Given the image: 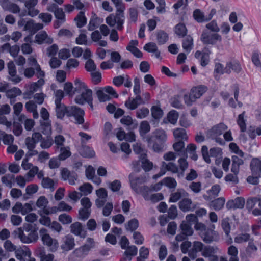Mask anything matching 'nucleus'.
Masks as SVG:
<instances>
[{
    "instance_id": "e433bc0d",
    "label": "nucleus",
    "mask_w": 261,
    "mask_h": 261,
    "mask_svg": "<svg viewBox=\"0 0 261 261\" xmlns=\"http://www.w3.org/2000/svg\"><path fill=\"white\" fill-rule=\"evenodd\" d=\"M175 32L179 37H184L187 35V29L184 23H179L175 25Z\"/></svg>"
},
{
    "instance_id": "6ab92c4d",
    "label": "nucleus",
    "mask_w": 261,
    "mask_h": 261,
    "mask_svg": "<svg viewBox=\"0 0 261 261\" xmlns=\"http://www.w3.org/2000/svg\"><path fill=\"white\" fill-rule=\"evenodd\" d=\"M242 67L237 60H233L226 63V70L225 71L226 73L229 74L231 72V70L233 72L239 73L242 70Z\"/></svg>"
},
{
    "instance_id": "f704fd0d",
    "label": "nucleus",
    "mask_w": 261,
    "mask_h": 261,
    "mask_svg": "<svg viewBox=\"0 0 261 261\" xmlns=\"http://www.w3.org/2000/svg\"><path fill=\"white\" fill-rule=\"evenodd\" d=\"M0 139H2L3 142L5 145H10L14 141V137L12 135L7 134L3 130H0Z\"/></svg>"
},
{
    "instance_id": "bf43d9fd",
    "label": "nucleus",
    "mask_w": 261,
    "mask_h": 261,
    "mask_svg": "<svg viewBox=\"0 0 261 261\" xmlns=\"http://www.w3.org/2000/svg\"><path fill=\"white\" fill-rule=\"evenodd\" d=\"M179 98V95H175L170 99V102L172 107L176 109H182L183 108V105L181 104Z\"/></svg>"
},
{
    "instance_id": "39448f33",
    "label": "nucleus",
    "mask_w": 261,
    "mask_h": 261,
    "mask_svg": "<svg viewBox=\"0 0 261 261\" xmlns=\"http://www.w3.org/2000/svg\"><path fill=\"white\" fill-rule=\"evenodd\" d=\"M148 146H150L156 140L159 142H165L167 140V135L165 132L161 129H155L152 135H148L145 138Z\"/></svg>"
},
{
    "instance_id": "9d476101",
    "label": "nucleus",
    "mask_w": 261,
    "mask_h": 261,
    "mask_svg": "<svg viewBox=\"0 0 261 261\" xmlns=\"http://www.w3.org/2000/svg\"><path fill=\"white\" fill-rule=\"evenodd\" d=\"M245 200L242 197H237L234 199L228 200L226 204L228 210L242 209L244 207Z\"/></svg>"
},
{
    "instance_id": "5fc2aeb1",
    "label": "nucleus",
    "mask_w": 261,
    "mask_h": 261,
    "mask_svg": "<svg viewBox=\"0 0 261 261\" xmlns=\"http://www.w3.org/2000/svg\"><path fill=\"white\" fill-rule=\"evenodd\" d=\"M139 226V222L137 219L134 218L128 222L127 225L126 226V229L131 231L136 230Z\"/></svg>"
},
{
    "instance_id": "423d86ee",
    "label": "nucleus",
    "mask_w": 261,
    "mask_h": 261,
    "mask_svg": "<svg viewBox=\"0 0 261 261\" xmlns=\"http://www.w3.org/2000/svg\"><path fill=\"white\" fill-rule=\"evenodd\" d=\"M15 255L20 261H36L35 258L31 256V250L25 246L18 247L15 252Z\"/></svg>"
},
{
    "instance_id": "393cba45",
    "label": "nucleus",
    "mask_w": 261,
    "mask_h": 261,
    "mask_svg": "<svg viewBox=\"0 0 261 261\" xmlns=\"http://www.w3.org/2000/svg\"><path fill=\"white\" fill-rule=\"evenodd\" d=\"M207 90L206 86L200 85L191 89L190 93L194 100L200 98Z\"/></svg>"
},
{
    "instance_id": "b1692460",
    "label": "nucleus",
    "mask_w": 261,
    "mask_h": 261,
    "mask_svg": "<svg viewBox=\"0 0 261 261\" xmlns=\"http://www.w3.org/2000/svg\"><path fill=\"white\" fill-rule=\"evenodd\" d=\"M8 68L11 80L14 83H19L21 81V79L16 75V69L13 62L11 61L8 63Z\"/></svg>"
},
{
    "instance_id": "a878e982",
    "label": "nucleus",
    "mask_w": 261,
    "mask_h": 261,
    "mask_svg": "<svg viewBox=\"0 0 261 261\" xmlns=\"http://www.w3.org/2000/svg\"><path fill=\"white\" fill-rule=\"evenodd\" d=\"M216 233V232L212 228H206L201 235V237L205 243L210 244L215 240L214 238V236Z\"/></svg>"
},
{
    "instance_id": "ea45409f",
    "label": "nucleus",
    "mask_w": 261,
    "mask_h": 261,
    "mask_svg": "<svg viewBox=\"0 0 261 261\" xmlns=\"http://www.w3.org/2000/svg\"><path fill=\"white\" fill-rule=\"evenodd\" d=\"M173 135L175 138L177 139H184L185 140L188 139L186 130L184 128H178L175 129L173 132Z\"/></svg>"
},
{
    "instance_id": "de8ad7c7",
    "label": "nucleus",
    "mask_w": 261,
    "mask_h": 261,
    "mask_svg": "<svg viewBox=\"0 0 261 261\" xmlns=\"http://www.w3.org/2000/svg\"><path fill=\"white\" fill-rule=\"evenodd\" d=\"M178 117V113L174 110L170 111L167 115L168 121L173 124L176 123Z\"/></svg>"
},
{
    "instance_id": "603ef678",
    "label": "nucleus",
    "mask_w": 261,
    "mask_h": 261,
    "mask_svg": "<svg viewBox=\"0 0 261 261\" xmlns=\"http://www.w3.org/2000/svg\"><path fill=\"white\" fill-rule=\"evenodd\" d=\"M103 89H98L96 91V95L100 102H105L111 99L110 96L105 93Z\"/></svg>"
},
{
    "instance_id": "5701e85b",
    "label": "nucleus",
    "mask_w": 261,
    "mask_h": 261,
    "mask_svg": "<svg viewBox=\"0 0 261 261\" xmlns=\"http://www.w3.org/2000/svg\"><path fill=\"white\" fill-rule=\"evenodd\" d=\"M43 28V25L40 23H35L33 20H30L27 22L24 30L28 31L32 34H34L37 31L41 30Z\"/></svg>"
},
{
    "instance_id": "2f4dec72",
    "label": "nucleus",
    "mask_w": 261,
    "mask_h": 261,
    "mask_svg": "<svg viewBox=\"0 0 261 261\" xmlns=\"http://www.w3.org/2000/svg\"><path fill=\"white\" fill-rule=\"evenodd\" d=\"M41 185L44 188L49 189L51 192L55 190L57 186L55 182L53 179L48 177H44L42 178Z\"/></svg>"
},
{
    "instance_id": "cd10ccee",
    "label": "nucleus",
    "mask_w": 261,
    "mask_h": 261,
    "mask_svg": "<svg viewBox=\"0 0 261 261\" xmlns=\"http://www.w3.org/2000/svg\"><path fill=\"white\" fill-rule=\"evenodd\" d=\"M218 248L217 246H213L210 245H204L203 251L201 255L204 257H210L213 254L217 253Z\"/></svg>"
},
{
    "instance_id": "8fccbe9b",
    "label": "nucleus",
    "mask_w": 261,
    "mask_h": 261,
    "mask_svg": "<svg viewBox=\"0 0 261 261\" xmlns=\"http://www.w3.org/2000/svg\"><path fill=\"white\" fill-rule=\"evenodd\" d=\"M140 105H141L140 102H137L134 98L131 100L130 97H129L125 102V107L131 110L136 109Z\"/></svg>"
},
{
    "instance_id": "37998d69",
    "label": "nucleus",
    "mask_w": 261,
    "mask_h": 261,
    "mask_svg": "<svg viewBox=\"0 0 261 261\" xmlns=\"http://www.w3.org/2000/svg\"><path fill=\"white\" fill-rule=\"evenodd\" d=\"M173 148L175 151L177 152H180L181 154L183 155L186 154V150H183L185 148V143L183 141H179L173 145Z\"/></svg>"
},
{
    "instance_id": "864d4df0",
    "label": "nucleus",
    "mask_w": 261,
    "mask_h": 261,
    "mask_svg": "<svg viewBox=\"0 0 261 261\" xmlns=\"http://www.w3.org/2000/svg\"><path fill=\"white\" fill-rule=\"evenodd\" d=\"M3 47L4 48H9V53L11 56L13 57H16L19 50H20V47L18 45H14L12 46H10V44L9 43L5 44Z\"/></svg>"
},
{
    "instance_id": "bb28decb",
    "label": "nucleus",
    "mask_w": 261,
    "mask_h": 261,
    "mask_svg": "<svg viewBox=\"0 0 261 261\" xmlns=\"http://www.w3.org/2000/svg\"><path fill=\"white\" fill-rule=\"evenodd\" d=\"M80 154L85 158H92L95 155L94 150L90 147L82 144L80 150Z\"/></svg>"
},
{
    "instance_id": "f03ea898",
    "label": "nucleus",
    "mask_w": 261,
    "mask_h": 261,
    "mask_svg": "<svg viewBox=\"0 0 261 261\" xmlns=\"http://www.w3.org/2000/svg\"><path fill=\"white\" fill-rule=\"evenodd\" d=\"M39 232L43 244L49 247L51 251L54 252L56 251L58 247L57 241L53 239L47 233V230L45 228H41Z\"/></svg>"
},
{
    "instance_id": "58836bf2",
    "label": "nucleus",
    "mask_w": 261,
    "mask_h": 261,
    "mask_svg": "<svg viewBox=\"0 0 261 261\" xmlns=\"http://www.w3.org/2000/svg\"><path fill=\"white\" fill-rule=\"evenodd\" d=\"M151 115L155 119H159L163 115V110L159 107L153 106L151 108Z\"/></svg>"
},
{
    "instance_id": "a18cd8bd",
    "label": "nucleus",
    "mask_w": 261,
    "mask_h": 261,
    "mask_svg": "<svg viewBox=\"0 0 261 261\" xmlns=\"http://www.w3.org/2000/svg\"><path fill=\"white\" fill-rule=\"evenodd\" d=\"M193 17L197 22H204V14L199 9H196L193 11Z\"/></svg>"
},
{
    "instance_id": "473e14b6",
    "label": "nucleus",
    "mask_w": 261,
    "mask_h": 261,
    "mask_svg": "<svg viewBox=\"0 0 261 261\" xmlns=\"http://www.w3.org/2000/svg\"><path fill=\"white\" fill-rule=\"evenodd\" d=\"M168 34L163 30H159L156 33V39L159 45H163L168 40Z\"/></svg>"
},
{
    "instance_id": "a19ab883",
    "label": "nucleus",
    "mask_w": 261,
    "mask_h": 261,
    "mask_svg": "<svg viewBox=\"0 0 261 261\" xmlns=\"http://www.w3.org/2000/svg\"><path fill=\"white\" fill-rule=\"evenodd\" d=\"M77 174L75 172H70L66 169V180H68L71 185L75 184V181L77 179Z\"/></svg>"
},
{
    "instance_id": "c85d7f7f",
    "label": "nucleus",
    "mask_w": 261,
    "mask_h": 261,
    "mask_svg": "<svg viewBox=\"0 0 261 261\" xmlns=\"http://www.w3.org/2000/svg\"><path fill=\"white\" fill-rule=\"evenodd\" d=\"M225 199L224 197H220L210 202V206L212 207L214 210L218 211L221 210L225 204Z\"/></svg>"
},
{
    "instance_id": "4d7b16f0",
    "label": "nucleus",
    "mask_w": 261,
    "mask_h": 261,
    "mask_svg": "<svg viewBox=\"0 0 261 261\" xmlns=\"http://www.w3.org/2000/svg\"><path fill=\"white\" fill-rule=\"evenodd\" d=\"M150 126L147 121H143L141 123L139 129L141 136L145 135L150 131Z\"/></svg>"
},
{
    "instance_id": "0eeeda50",
    "label": "nucleus",
    "mask_w": 261,
    "mask_h": 261,
    "mask_svg": "<svg viewBox=\"0 0 261 261\" xmlns=\"http://www.w3.org/2000/svg\"><path fill=\"white\" fill-rule=\"evenodd\" d=\"M200 39L204 44H216L217 41L221 42L222 37L217 33L210 34L207 31H203Z\"/></svg>"
},
{
    "instance_id": "774afa93",
    "label": "nucleus",
    "mask_w": 261,
    "mask_h": 261,
    "mask_svg": "<svg viewBox=\"0 0 261 261\" xmlns=\"http://www.w3.org/2000/svg\"><path fill=\"white\" fill-rule=\"evenodd\" d=\"M38 17L46 24L50 23L52 20V15L48 13H41Z\"/></svg>"
},
{
    "instance_id": "7c9ffc66",
    "label": "nucleus",
    "mask_w": 261,
    "mask_h": 261,
    "mask_svg": "<svg viewBox=\"0 0 261 261\" xmlns=\"http://www.w3.org/2000/svg\"><path fill=\"white\" fill-rule=\"evenodd\" d=\"M21 93V91L19 88L13 87L7 91L6 96L10 99V103L12 104L14 101V99L17 96L20 95Z\"/></svg>"
},
{
    "instance_id": "4468645a",
    "label": "nucleus",
    "mask_w": 261,
    "mask_h": 261,
    "mask_svg": "<svg viewBox=\"0 0 261 261\" xmlns=\"http://www.w3.org/2000/svg\"><path fill=\"white\" fill-rule=\"evenodd\" d=\"M41 209L42 210L39 211V212H41L42 213V215H48L52 214H55L65 210V202L62 201L59 203L57 206H53L51 207H47L46 206Z\"/></svg>"
},
{
    "instance_id": "3c124183",
    "label": "nucleus",
    "mask_w": 261,
    "mask_h": 261,
    "mask_svg": "<svg viewBox=\"0 0 261 261\" xmlns=\"http://www.w3.org/2000/svg\"><path fill=\"white\" fill-rule=\"evenodd\" d=\"M91 214V210L80 208L79 211V219L82 221L87 220Z\"/></svg>"
},
{
    "instance_id": "79ce46f5",
    "label": "nucleus",
    "mask_w": 261,
    "mask_h": 261,
    "mask_svg": "<svg viewBox=\"0 0 261 261\" xmlns=\"http://www.w3.org/2000/svg\"><path fill=\"white\" fill-rule=\"evenodd\" d=\"M44 84L43 79H39L37 82L32 83L29 87V91L31 93H34L38 90V89Z\"/></svg>"
},
{
    "instance_id": "c9c22d12",
    "label": "nucleus",
    "mask_w": 261,
    "mask_h": 261,
    "mask_svg": "<svg viewBox=\"0 0 261 261\" xmlns=\"http://www.w3.org/2000/svg\"><path fill=\"white\" fill-rule=\"evenodd\" d=\"M245 115V111H243L238 115L237 120V124L239 126L241 132H245L246 130V120L244 119Z\"/></svg>"
},
{
    "instance_id": "6e6552de",
    "label": "nucleus",
    "mask_w": 261,
    "mask_h": 261,
    "mask_svg": "<svg viewBox=\"0 0 261 261\" xmlns=\"http://www.w3.org/2000/svg\"><path fill=\"white\" fill-rule=\"evenodd\" d=\"M40 115L41 118L45 121V122L41 124L43 127V133L44 134H50L51 132V125L50 122L48 121L49 114L46 109L42 108L40 111Z\"/></svg>"
},
{
    "instance_id": "dca6fc26",
    "label": "nucleus",
    "mask_w": 261,
    "mask_h": 261,
    "mask_svg": "<svg viewBox=\"0 0 261 261\" xmlns=\"http://www.w3.org/2000/svg\"><path fill=\"white\" fill-rule=\"evenodd\" d=\"M204 244L199 241H194L193 246L188 252V255L192 259H195L197 257V253L203 251Z\"/></svg>"
},
{
    "instance_id": "f3484780",
    "label": "nucleus",
    "mask_w": 261,
    "mask_h": 261,
    "mask_svg": "<svg viewBox=\"0 0 261 261\" xmlns=\"http://www.w3.org/2000/svg\"><path fill=\"white\" fill-rule=\"evenodd\" d=\"M163 185L164 184L162 180L154 185H152L150 188L147 186H143L139 188V192L145 198L146 196H148L149 191H158L161 189Z\"/></svg>"
},
{
    "instance_id": "ddd939ff",
    "label": "nucleus",
    "mask_w": 261,
    "mask_h": 261,
    "mask_svg": "<svg viewBox=\"0 0 261 261\" xmlns=\"http://www.w3.org/2000/svg\"><path fill=\"white\" fill-rule=\"evenodd\" d=\"M37 4L38 0H27L25 2L24 5L28 15L33 17L39 14V11L35 8Z\"/></svg>"
},
{
    "instance_id": "052dcab7",
    "label": "nucleus",
    "mask_w": 261,
    "mask_h": 261,
    "mask_svg": "<svg viewBox=\"0 0 261 261\" xmlns=\"http://www.w3.org/2000/svg\"><path fill=\"white\" fill-rule=\"evenodd\" d=\"M4 247L8 252H16L17 247L12 242L9 240H6L4 243Z\"/></svg>"
},
{
    "instance_id": "338daca9",
    "label": "nucleus",
    "mask_w": 261,
    "mask_h": 261,
    "mask_svg": "<svg viewBox=\"0 0 261 261\" xmlns=\"http://www.w3.org/2000/svg\"><path fill=\"white\" fill-rule=\"evenodd\" d=\"M85 69L87 71L92 72L95 71L96 69V66L92 59H89L86 62Z\"/></svg>"
},
{
    "instance_id": "c756f323",
    "label": "nucleus",
    "mask_w": 261,
    "mask_h": 261,
    "mask_svg": "<svg viewBox=\"0 0 261 261\" xmlns=\"http://www.w3.org/2000/svg\"><path fill=\"white\" fill-rule=\"evenodd\" d=\"M74 20L79 28H81L85 25L87 23V18L85 16V12L81 11L74 18Z\"/></svg>"
},
{
    "instance_id": "0e129e2a",
    "label": "nucleus",
    "mask_w": 261,
    "mask_h": 261,
    "mask_svg": "<svg viewBox=\"0 0 261 261\" xmlns=\"http://www.w3.org/2000/svg\"><path fill=\"white\" fill-rule=\"evenodd\" d=\"M229 219L226 218L222 220L221 226L226 236H228L230 231V226L229 222Z\"/></svg>"
},
{
    "instance_id": "13d9d810",
    "label": "nucleus",
    "mask_w": 261,
    "mask_h": 261,
    "mask_svg": "<svg viewBox=\"0 0 261 261\" xmlns=\"http://www.w3.org/2000/svg\"><path fill=\"white\" fill-rule=\"evenodd\" d=\"M115 4L117 8V12L122 13L121 16L124 17V11L125 10V6L122 0H111Z\"/></svg>"
},
{
    "instance_id": "c03bdc74",
    "label": "nucleus",
    "mask_w": 261,
    "mask_h": 261,
    "mask_svg": "<svg viewBox=\"0 0 261 261\" xmlns=\"http://www.w3.org/2000/svg\"><path fill=\"white\" fill-rule=\"evenodd\" d=\"M19 120L20 121L24 120V127L27 130H30L34 125V121L31 119H25L24 115H21Z\"/></svg>"
},
{
    "instance_id": "69168bd1",
    "label": "nucleus",
    "mask_w": 261,
    "mask_h": 261,
    "mask_svg": "<svg viewBox=\"0 0 261 261\" xmlns=\"http://www.w3.org/2000/svg\"><path fill=\"white\" fill-rule=\"evenodd\" d=\"M38 190V187L35 184L28 185L25 189L26 194L31 196L36 193Z\"/></svg>"
},
{
    "instance_id": "412c9836",
    "label": "nucleus",
    "mask_w": 261,
    "mask_h": 261,
    "mask_svg": "<svg viewBox=\"0 0 261 261\" xmlns=\"http://www.w3.org/2000/svg\"><path fill=\"white\" fill-rule=\"evenodd\" d=\"M34 42L39 44L44 43L51 44L53 40L48 36L46 32L41 31L36 35Z\"/></svg>"
},
{
    "instance_id": "09e8293b",
    "label": "nucleus",
    "mask_w": 261,
    "mask_h": 261,
    "mask_svg": "<svg viewBox=\"0 0 261 261\" xmlns=\"http://www.w3.org/2000/svg\"><path fill=\"white\" fill-rule=\"evenodd\" d=\"M258 201H259V196L249 198L246 202V208L250 211Z\"/></svg>"
},
{
    "instance_id": "1a4fd4ad",
    "label": "nucleus",
    "mask_w": 261,
    "mask_h": 261,
    "mask_svg": "<svg viewBox=\"0 0 261 261\" xmlns=\"http://www.w3.org/2000/svg\"><path fill=\"white\" fill-rule=\"evenodd\" d=\"M227 128V126L223 123H220L214 125L207 132L206 135L208 138H214L221 135Z\"/></svg>"
},
{
    "instance_id": "20e7f679",
    "label": "nucleus",
    "mask_w": 261,
    "mask_h": 261,
    "mask_svg": "<svg viewBox=\"0 0 261 261\" xmlns=\"http://www.w3.org/2000/svg\"><path fill=\"white\" fill-rule=\"evenodd\" d=\"M23 243H31L36 241L38 239V234L36 231H31L27 234H25L21 227L18 228L15 231Z\"/></svg>"
},
{
    "instance_id": "72a5a7b5",
    "label": "nucleus",
    "mask_w": 261,
    "mask_h": 261,
    "mask_svg": "<svg viewBox=\"0 0 261 261\" xmlns=\"http://www.w3.org/2000/svg\"><path fill=\"white\" fill-rule=\"evenodd\" d=\"M193 45V40L192 36L187 35L185 39L182 41V46L183 48L188 53H189Z\"/></svg>"
},
{
    "instance_id": "7ed1b4c3",
    "label": "nucleus",
    "mask_w": 261,
    "mask_h": 261,
    "mask_svg": "<svg viewBox=\"0 0 261 261\" xmlns=\"http://www.w3.org/2000/svg\"><path fill=\"white\" fill-rule=\"evenodd\" d=\"M74 85L75 87H74L71 82H66V95L70 97H72L74 94L76 93H80L82 89L87 88L86 85L81 81L79 79H76L74 81Z\"/></svg>"
},
{
    "instance_id": "aec40b11",
    "label": "nucleus",
    "mask_w": 261,
    "mask_h": 261,
    "mask_svg": "<svg viewBox=\"0 0 261 261\" xmlns=\"http://www.w3.org/2000/svg\"><path fill=\"white\" fill-rule=\"evenodd\" d=\"M178 206L180 210L183 212L193 211L195 206L193 205L191 199L184 198L178 203Z\"/></svg>"
},
{
    "instance_id": "680f3d73",
    "label": "nucleus",
    "mask_w": 261,
    "mask_h": 261,
    "mask_svg": "<svg viewBox=\"0 0 261 261\" xmlns=\"http://www.w3.org/2000/svg\"><path fill=\"white\" fill-rule=\"evenodd\" d=\"M48 203L47 199L45 196H41L37 199L36 205L38 208H42L46 207Z\"/></svg>"
},
{
    "instance_id": "f8f14e48",
    "label": "nucleus",
    "mask_w": 261,
    "mask_h": 261,
    "mask_svg": "<svg viewBox=\"0 0 261 261\" xmlns=\"http://www.w3.org/2000/svg\"><path fill=\"white\" fill-rule=\"evenodd\" d=\"M84 89L85 91L77 95L74 99V101L76 104L84 105L88 100L89 97L91 98L92 97L93 92L91 89L87 88Z\"/></svg>"
},
{
    "instance_id": "9b49d317",
    "label": "nucleus",
    "mask_w": 261,
    "mask_h": 261,
    "mask_svg": "<svg viewBox=\"0 0 261 261\" xmlns=\"http://www.w3.org/2000/svg\"><path fill=\"white\" fill-rule=\"evenodd\" d=\"M65 139L62 135H58L55 138V143L56 144L57 149L59 150L61 153L59 155V158L60 160H65V148L64 147Z\"/></svg>"
},
{
    "instance_id": "4be33fe9",
    "label": "nucleus",
    "mask_w": 261,
    "mask_h": 261,
    "mask_svg": "<svg viewBox=\"0 0 261 261\" xmlns=\"http://www.w3.org/2000/svg\"><path fill=\"white\" fill-rule=\"evenodd\" d=\"M252 175H261V160L258 158H253L250 164Z\"/></svg>"
},
{
    "instance_id": "2eb2a0df",
    "label": "nucleus",
    "mask_w": 261,
    "mask_h": 261,
    "mask_svg": "<svg viewBox=\"0 0 261 261\" xmlns=\"http://www.w3.org/2000/svg\"><path fill=\"white\" fill-rule=\"evenodd\" d=\"M71 232L73 234L85 238L87 236V231L85 230L82 224L79 222H76L70 226Z\"/></svg>"
},
{
    "instance_id": "49530a36",
    "label": "nucleus",
    "mask_w": 261,
    "mask_h": 261,
    "mask_svg": "<svg viewBox=\"0 0 261 261\" xmlns=\"http://www.w3.org/2000/svg\"><path fill=\"white\" fill-rule=\"evenodd\" d=\"M137 251V247L135 245H132L127 247V250L124 252V254L127 257L128 260L130 261L132 260L131 256L136 255Z\"/></svg>"
},
{
    "instance_id": "6e6d98bb",
    "label": "nucleus",
    "mask_w": 261,
    "mask_h": 261,
    "mask_svg": "<svg viewBox=\"0 0 261 261\" xmlns=\"http://www.w3.org/2000/svg\"><path fill=\"white\" fill-rule=\"evenodd\" d=\"M163 184L169 188H175L177 185L175 179L172 177H167L163 180Z\"/></svg>"
},
{
    "instance_id": "f257e3e1",
    "label": "nucleus",
    "mask_w": 261,
    "mask_h": 261,
    "mask_svg": "<svg viewBox=\"0 0 261 261\" xmlns=\"http://www.w3.org/2000/svg\"><path fill=\"white\" fill-rule=\"evenodd\" d=\"M84 111L77 106H66V116L68 117H73L76 124H82L84 123Z\"/></svg>"
},
{
    "instance_id": "e2e57ef3",
    "label": "nucleus",
    "mask_w": 261,
    "mask_h": 261,
    "mask_svg": "<svg viewBox=\"0 0 261 261\" xmlns=\"http://www.w3.org/2000/svg\"><path fill=\"white\" fill-rule=\"evenodd\" d=\"M93 189L92 186L90 183H85L79 188V190L84 192L85 195L90 194Z\"/></svg>"
},
{
    "instance_id": "4c0bfd02",
    "label": "nucleus",
    "mask_w": 261,
    "mask_h": 261,
    "mask_svg": "<svg viewBox=\"0 0 261 261\" xmlns=\"http://www.w3.org/2000/svg\"><path fill=\"white\" fill-rule=\"evenodd\" d=\"M3 9L4 10L8 11L15 14L19 13L20 11V8L19 6L15 3L11 2H9Z\"/></svg>"
},
{
    "instance_id": "a211bd4d",
    "label": "nucleus",
    "mask_w": 261,
    "mask_h": 261,
    "mask_svg": "<svg viewBox=\"0 0 261 261\" xmlns=\"http://www.w3.org/2000/svg\"><path fill=\"white\" fill-rule=\"evenodd\" d=\"M128 178L131 188L136 193H138L139 192V189L137 185L142 184L146 181L145 177L143 176L134 178L132 173L129 175Z\"/></svg>"
}]
</instances>
